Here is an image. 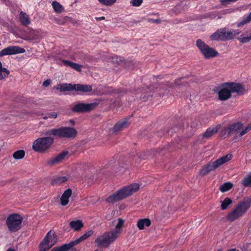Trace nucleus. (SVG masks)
<instances>
[{
  "instance_id": "obj_1",
  "label": "nucleus",
  "mask_w": 251,
  "mask_h": 251,
  "mask_svg": "<svg viewBox=\"0 0 251 251\" xmlns=\"http://www.w3.org/2000/svg\"><path fill=\"white\" fill-rule=\"evenodd\" d=\"M139 188L140 185L138 183L132 184L109 196L106 200V201L108 203H113L122 200L136 192Z\"/></svg>"
},
{
  "instance_id": "obj_2",
  "label": "nucleus",
  "mask_w": 251,
  "mask_h": 251,
  "mask_svg": "<svg viewBox=\"0 0 251 251\" xmlns=\"http://www.w3.org/2000/svg\"><path fill=\"white\" fill-rule=\"evenodd\" d=\"M244 89L242 85L236 83H226L224 84L218 93L219 99L222 100H225L231 97L232 93L241 94Z\"/></svg>"
},
{
  "instance_id": "obj_3",
  "label": "nucleus",
  "mask_w": 251,
  "mask_h": 251,
  "mask_svg": "<svg viewBox=\"0 0 251 251\" xmlns=\"http://www.w3.org/2000/svg\"><path fill=\"white\" fill-rule=\"evenodd\" d=\"M232 157V154L228 153L226 155L222 156L213 162H210L203 167L200 173L202 176H205L210 172L214 171L221 166L229 161Z\"/></svg>"
},
{
  "instance_id": "obj_4",
  "label": "nucleus",
  "mask_w": 251,
  "mask_h": 251,
  "mask_svg": "<svg viewBox=\"0 0 251 251\" xmlns=\"http://www.w3.org/2000/svg\"><path fill=\"white\" fill-rule=\"evenodd\" d=\"M120 235L113 229L105 232L97 237L95 243L98 246L107 248L113 243Z\"/></svg>"
},
{
  "instance_id": "obj_5",
  "label": "nucleus",
  "mask_w": 251,
  "mask_h": 251,
  "mask_svg": "<svg viewBox=\"0 0 251 251\" xmlns=\"http://www.w3.org/2000/svg\"><path fill=\"white\" fill-rule=\"evenodd\" d=\"M76 134L77 131L75 128L68 126L50 129L45 133L47 136L52 135L64 138H73L76 136Z\"/></svg>"
},
{
  "instance_id": "obj_6",
  "label": "nucleus",
  "mask_w": 251,
  "mask_h": 251,
  "mask_svg": "<svg viewBox=\"0 0 251 251\" xmlns=\"http://www.w3.org/2000/svg\"><path fill=\"white\" fill-rule=\"evenodd\" d=\"M239 30H228L226 28H221L217 30L210 36L212 40H227L233 39L240 34Z\"/></svg>"
},
{
  "instance_id": "obj_7",
  "label": "nucleus",
  "mask_w": 251,
  "mask_h": 251,
  "mask_svg": "<svg viewBox=\"0 0 251 251\" xmlns=\"http://www.w3.org/2000/svg\"><path fill=\"white\" fill-rule=\"evenodd\" d=\"M53 139L50 137H42L36 139L33 143L32 149L38 152H44L53 144Z\"/></svg>"
},
{
  "instance_id": "obj_8",
  "label": "nucleus",
  "mask_w": 251,
  "mask_h": 251,
  "mask_svg": "<svg viewBox=\"0 0 251 251\" xmlns=\"http://www.w3.org/2000/svg\"><path fill=\"white\" fill-rule=\"evenodd\" d=\"M250 203L243 201L238 204L232 211L227 215L226 218L228 221L232 222L237 219L246 211L250 207Z\"/></svg>"
},
{
  "instance_id": "obj_9",
  "label": "nucleus",
  "mask_w": 251,
  "mask_h": 251,
  "mask_svg": "<svg viewBox=\"0 0 251 251\" xmlns=\"http://www.w3.org/2000/svg\"><path fill=\"white\" fill-rule=\"evenodd\" d=\"M196 46L205 58H212L218 55V52L216 50L210 47L201 39L197 40Z\"/></svg>"
},
{
  "instance_id": "obj_10",
  "label": "nucleus",
  "mask_w": 251,
  "mask_h": 251,
  "mask_svg": "<svg viewBox=\"0 0 251 251\" xmlns=\"http://www.w3.org/2000/svg\"><path fill=\"white\" fill-rule=\"evenodd\" d=\"M23 221L22 217L19 214L10 215L6 220V224L9 230L11 232H15L19 230L21 227Z\"/></svg>"
},
{
  "instance_id": "obj_11",
  "label": "nucleus",
  "mask_w": 251,
  "mask_h": 251,
  "mask_svg": "<svg viewBox=\"0 0 251 251\" xmlns=\"http://www.w3.org/2000/svg\"><path fill=\"white\" fill-rule=\"evenodd\" d=\"M57 242L56 236L53 231H49L39 246L40 251H46L52 247Z\"/></svg>"
},
{
  "instance_id": "obj_12",
  "label": "nucleus",
  "mask_w": 251,
  "mask_h": 251,
  "mask_svg": "<svg viewBox=\"0 0 251 251\" xmlns=\"http://www.w3.org/2000/svg\"><path fill=\"white\" fill-rule=\"evenodd\" d=\"M25 52L24 48L18 46H9L0 51V56L23 53Z\"/></svg>"
},
{
  "instance_id": "obj_13",
  "label": "nucleus",
  "mask_w": 251,
  "mask_h": 251,
  "mask_svg": "<svg viewBox=\"0 0 251 251\" xmlns=\"http://www.w3.org/2000/svg\"><path fill=\"white\" fill-rule=\"evenodd\" d=\"M97 106V103H79L75 105L73 108L75 112H86L94 109Z\"/></svg>"
},
{
  "instance_id": "obj_14",
  "label": "nucleus",
  "mask_w": 251,
  "mask_h": 251,
  "mask_svg": "<svg viewBox=\"0 0 251 251\" xmlns=\"http://www.w3.org/2000/svg\"><path fill=\"white\" fill-rule=\"evenodd\" d=\"M242 124L239 123L232 124L225 129V133H222V135L227 136V135L236 132L242 128Z\"/></svg>"
},
{
  "instance_id": "obj_15",
  "label": "nucleus",
  "mask_w": 251,
  "mask_h": 251,
  "mask_svg": "<svg viewBox=\"0 0 251 251\" xmlns=\"http://www.w3.org/2000/svg\"><path fill=\"white\" fill-rule=\"evenodd\" d=\"M68 155V152L67 151H63L56 157H53L49 161L48 164L50 165L57 164L64 160Z\"/></svg>"
},
{
  "instance_id": "obj_16",
  "label": "nucleus",
  "mask_w": 251,
  "mask_h": 251,
  "mask_svg": "<svg viewBox=\"0 0 251 251\" xmlns=\"http://www.w3.org/2000/svg\"><path fill=\"white\" fill-rule=\"evenodd\" d=\"M72 194V190L70 188L66 190L60 198V203L62 206L66 205L69 202V199Z\"/></svg>"
},
{
  "instance_id": "obj_17",
  "label": "nucleus",
  "mask_w": 251,
  "mask_h": 251,
  "mask_svg": "<svg viewBox=\"0 0 251 251\" xmlns=\"http://www.w3.org/2000/svg\"><path fill=\"white\" fill-rule=\"evenodd\" d=\"M55 88L59 90L60 92L73 91L74 88V84L71 83L59 84L56 85Z\"/></svg>"
},
{
  "instance_id": "obj_18",
  "label": "nucleus",
  "mask_w": 251,
  "mask_h": 251,
  "mask_svg": "<svg viewBox=\"0 0 251 251\" xmlns=\"http://www.w3.org/2000/svg\"><path fill=\"white\" fill-rule=\"evenodd\" d=\"M74 90L86 93L91 92L92 87L89 85L74 84Z\"/></svg>"
},
{
  "instance_id": "obj_19",
  "label": "nucleus",
  "mask_w": 251,
  "mask_h": 251,
  "mask_svg": "<svg viewBox=\"0 0 251 251\" xmlns=\"http://www.w3.org/2000/svg\"><path fill=\"white\" fill-rule=\"evenodd\" d=\"M129 124L130 123L127 119L122 120L115 125L113 130L116 132L118 131L127 127Z\"/></svg>"
},
{
  "instance_id": "obj_20",
  "label": "nucleus",
  "mask_w": 251,
  "mask_h": 251,
  "mask_svg": "<svg viewBox=\"0 0 251 251\" xmlns=\"http://www.w3.org/2000/svg\"><path fill=\"white\" fill-rule=\"evenodd\" d=\"M151 221L149 219L145 218L139 220L137 224V226L140 230L144 229L146 227L150 226Z\"/></svg>"
},
{
  "instance_id": "obj_21",
  "label": "nucleus",
  "mask_w": 251,
  "mask_h": 251,
  "mask_svg": "<svg viewBox=\"0 0 251 251\" xmlns=\"http://www.w3.org/2000/svg\"><path fill=\"white\" fill-rule=\"evenodd\" d=\"M62 62L66 66L69 67L78 72L81 71L82 66L78 64L66 60H62Z\"/></svg>"
},
{
  "instance_id": "obj_22",
  "label": "nucleus",
  "mask_w": 251,
  "mask_h": 251,
  "mask_svg": "<svg viewBox=\"0 0 251 251\" xmlns=\"http://www.w3.org/2000/svg\"><path fill=\"white\" fill-rule=\"evenodd\" d=\"M219 128L218 126L208 128L203 133V137L206 139L209 138L218 131Z\"/></svg>"
},
{
  "instance_id": "obj_23",
  "label": "nucleus",
  "mask_w": 251,
  "mask_h": 251,
  "mask_svg": "<svg viewBox=\"0 0 251 251\" xmlns=\"http://www.w3.org/2000/svg\"><path fill=\"white\" fill-rule=\"evenodd\" d=\"M93 234V231L92 230H89L86 232L85 234H84L82 236L80 237L78 239H76L75 240L71 242L72 245L74 246L79 243V242L86 239L87 238L91 236Z\"/></svg>"
},
{
  "instance_id": "obj_24",
  "label": "nucleus",
  "mask_w": 251,
  "mask_h": 251,
  "mask_svg": "<svg viewBox=\"0 0 251 251\" xmlns=\"http://www.w3.org/2000/svg\"><path fill=\"white\" fill-rule=\"evenodd\" d=\"M70 226L74 230L77 231L80 229L83 226V224L80 220L72 221L70 223Z\"/></svg>"
},
{
  "instance_id": "obj_25",
  "label": "nucleus",
  "mask_w": 251,
  "mask_h": 251,
  "mask_svg": "<svg viewBox=\"0 0 251 251\" xmlns=\"http://www.w3.org/2000/svg\"><path fill=\"white\" fill-rule=\"evenodd\" d=\"M73 247L72 243H70L68 244H65L63 246L57 248H53L50 251H70L73 250Z\"/></svg>"
},
{
  "instance_id": "obj_26",
  "label": "nucleus",
  "mask_w": 251,
  "mask_h": 251,
  "mask_svg": "<svg viewBox=\"0 0 251 251\" xmlns=\"http://www.w3.org/2000/svg\"><path fill=\"white\" fill-rule=\"evenodd\" d=\"M20 19L23 25H27L30 24V20L28 16L25 13L21 12L20 14Z\"/></svg>"
},
{
  "instance_id": "obj_27",
  "label": "nucleus",
  "mask_w": 251,
  "mask_h": 251,
  "mask_svg": "<svg viewBox=\"0 0 251 251\" xmlns=\"http://www.w3.org/2000/svg\"><path fill=\"white\" fill-rule=\"evenodd\" d=\"M233 185L230 182H227L223 184L220 187V190L222 192H225L228 190H229L232 187Z\"/></svg>"
},
{
  "instance_id": "obj_28",
  "label": "nucleus",
  "mask_w": 251,
  "mask_h": 251,
  "mask_svg": "<svg viewBox=\"0 0 251 251\" xmlns=\"http://www.w3.org/2000/svg\"><path fill=\"white\" fill-rule=\"evenodd\" d=\"M232 201L229 198H226L225 200L221 201V207L222 210H226L227 207L232 204Z\"/></svg>"
},
{
  "instance_id": "obj_29",
  "label": "nucleus",
  "mask_w": 251,
  "mask_h": 251,
  "mask_svg": "<svg viewBox=\"0 0 251 251\" xmlns=\"http://www.w3.org/2000/svg\"><path fill=\"white\" fill-rule=\"evenodd\" d=\"M124 224V221L121 218H119L118 219V223L115 226V228L113 230L116 232H118L119 234H121L122 233V228L123 227Z\"/></svg>"
},
{
  "instance_id": "obj_30",
  "label": "nucleus",
  "mask_w": 251,
  "mask_h": 251,
  "mask_svg": "<svg viewBox=\"0 0 251 251\" xmlns=\"http://www.w3.org/2000/svg\"><path fill=\"white\" fill-rule=\"evenodd\" d=\"M251 21V13H249L248 16L243 19L239 23H238L237 26L238 27H241L244 26L245 25L249 23Z\"/></svg>"
},
{
  "instance_id": "obj_31",
  "label": "nucleus",
  "mask_w": 251,
  "mask_h": 251,
  "mask_svg": "<svg viewBox=\"0 0 251 251\" xmlns=\"http://www.w3.org/2000/svg\"><path fill=\"white\" fill-rule=\"evenodd\" d=\"M52 6L54 11L57 13H61L64 10L63 7L56 1L52 2Z\"/></svg>"
},
{
  "instance_id": "obj_32",
  "label": "nucleus",
  "mask_w": 251,
  "mask_h": 251,
  "mask_svg": "<svg viewBox=\"0 0 251 251\" xmlns=\"http://www.w3.org/2000/svg\"><path fill=\"white\" fill-rule=\"evenodd\" d=\"M242 184L244 187H248L251 184V174H249L242 181Z\"/></svg>"
},
{
  "instance_id": "obj_33",
  "label": "nucleus",
  "mask_w": 251,
  "mask_h": 251,
  "mask_svg": "<svg viewBox=\"0 0 251 251\" xmlns=\"http://www.w3.org/2000/svg\"><path fill=\"white\" fill-rule=\"evenodd\" d=\"M25 155V152L23 150H19L15 151L13 154V157L15 159H21Z\"/></svg>"
},
{
  "instance_id": "obj_34",
  "label": "nucleus",
  "mask_w": 251,
  "mask_h": 251,
  "mask_svg": "<svg viewBox=\"0 0 251 251\" xmlns=\"http://www.w3.org/2000/svg\"><path fill=\"white\" fill-rule=\"evenodd\" d=\"M9 74V71L6 68H3L2 70H0V80L7 77Z\"/></svg>"
},
{
  "instance_id": "obj_35",
  "label": "nucleus",
  "mask_w": 251,
  "mask_h": 251,
  "mask_svg": "<svg viewBox=\"0 0 251 251\" xmlns=\"http://www.w3.org/2000/svg\"><path fill=\"white\" fill-rule=\"evenodd\" d=\"M68 180V178L66 176H60L55 178L53 180V183L60 184L62 183L65 182Z\"/></svg>"
},
{
  "instance_id": "obj_36",
  "label": "nucleus",
  "mask_w": 251,
  "mask_h": 251,
  "mask_svg": "<svg viewBox=\"0 0 251 251\" xmlns=\"http://www.w3.org/2000/svg\"><path fill=\"white\" fill-rule=\"evenodd\" d=\"M99 1L106 6H111L113 5L117 0H98Z\"/></svg>"
},
{
  "instance_id": "obj_37",
  "label": "nucleus",
  "mask_w": 251,
  "mask_h": 251,
  "mask_svg": "<svg viewBox=\"0 0 251 251\" xmlns=\"http://www.w3.org/2000/svg\"><path fill=\"white\" fill-rule=\"evenodd\" d=\"M143 2V0H131L130 3L133 6L138 7L141 5Z\"/></svg>"
},
{
  "instance_id": "obj_38",
  "label": "nucleus",
  "mask_w": 251,
  "mask_h": 251,
  "mask_svg": "<svg viewBox=\"0 0 251 251\" xmlns=\"http://www.w3.org/2000/svg\"><path fill=\"white\" fill-rule=\"evenodd\" d=\"M250 38L251 37L249 36L245 37L244 34H242L239 37V40L242 43H246L250 41Z\"/></svg>"
},
{
  "instance_id": "obj_39",
  "label": "nucleus",
  "mask_w": 251,
  "mask_h": 251,
  "mask_svg": "<svg viewBox=\"0 0 251 251\" xmlns=\"http://www.w3.org/2000/svg\"><path fill=\"white\" fill-rule=\"evenodd\" d=\"M47 115L48 116L49 118L51 119H55L57 118L58 115L57 113L55 112L48 113Z\"/></svg>"
},
{
  "instance_id": "obj_40",
  "label": "nucleus",
  "mask_w": 251,
  "mask_h": 251,
  "mask_svg": "<svg viewBox=\"0 0 251 251\" xmlns=\"http://www.w3.org/2000/svg\"><path fill=\"white\" fill-rule=\"evenodd\" d=\"M250 130L249 126L246 127L245 129H243L242 131L240 133L239 136H242L247 133Z\"/></svg>"
},
{
  "instance_id": "obj_41",
  "label": "nucleus",
  "mask_w": 251,
  "mask_h": 251,
  "mask_svg": "<svg viewBox=\"0 0 251 251\" xmlns=\"http://www.w3.org/2000/svg\"><path fill=\"white\" fill-rule=\"evenodd\" d=\"M50 80H46L43 82V85L47 87L50 85Z\"/></svg>"
},
{
  "instance_id": "obj_42",
  "label": "nucleus",
  "mask_w": 251,
  "mask_h": 251,
  "mask_svg": "<svg viewBox=\"0 0 251 251\" xmlns=\"http://www.w3.org/2000/svg\"><path fill=\"white\" fill-rule=\"evenodd\" d=\"M105 19V18L104 17H99V18H96V19L97 21H100V20H104Z\"/></svg>"
},
{
  "instance_id": "obj_43",
  "label": "nucleus",
  "mask_w": 251,
  "mask_h": 251,
  "mask_svg": "<svg viewBox=\"0 0 251 251\" xmlns=\"http://www.w3.org/2000/svg\"><path fill=\"white\" fill-rule=\"evenodd\" d=\"M43 118L44 120H47L48 119H49L48 115L47 114L46 116H44Z\"/></svg>"
},
{
  "instance_id": "obj_44",
  "label": "nucleus",
  "mask_w": 251,
  "mask_h": 251,
  "mask_svg": "<svg viewBox=\"0 0 251 251\" xmlns=\"http://www.w3.org/2000/svg\"><path fill=\"white\" fill-rule=\"evenodd\" d=\"M152 22L153 23H159V20H152Z\"/></svg>"
},
{
  "instance_id": "obj_45",
  "label": "nucleus",
  "mask_w": 251,
  "mask_h": 251,
  "mask_svg": "<svg viewBox=\"0 0 251 251\" xmlns=\"http://www.w3.org/2000/svg\"><path fill=\"white\" fill-rule=\"evenodd\" d=\"M7 251H15V250L13 249H9L8 250H7Z\"/></svg>"
},
{
  "instance_id": "obj_46",
  "label": "nucleus",
  "mask_w": 251,
  "mask_h": 251,
  "mask_svg": "<svg viewBox=\"0 0 251 251\" xmlns=\"http://www.w3.org/2000/svg\"><path fill=\"white\" fill-rule=\"evenodd\" d=\"M4 68L2 67V64L1 62H0V70H2Z\"/></svg>"
},
{
  "instance_id": "obj_47",
  "label": "nucleus",
  "mask_w": 251,
  "mask_h": 251,
  "mask_svg": "<svg viewBox=\"0 0 251 251\" xmlns=\"http://www.w3.org/2000/svg\"><path fill=\"white\" fill-rule=\"evenodd\" d=\"M228 251H239L236 249H231V250H229Z\"/></svg>"
},
{
  "instance_id": "obj_48",
  "label": "nucleus",
  "mask_w": 251,
  "mask_h": 251,
  "mask_svg": "<svg viewBox=\"0 0 251 251\" xmlns=\"http://www.w3.org/2000/svg\"><path fill=\"white\" fill-rule=\"evenodd\" d=\"M94 251H102L101 250H95Z\"/></svg>"
},
{
  "instance_id": "obj_49",
  "label": "nucleus",
  "mask_w": 251,
  "mask_h": 251,
  "mask_svg": "<svg viewBox=\"0 0 251 251\" xmlns=\"http://www.w3.org/2000/svg\"><path fill=\"white\" fill-rule=\"evenodd\" d=\"M177 81H178V80H177V81L176 82V85H178V83L177 82Z\"/></svg>"
},
{
  "instance_id": "obj_50",
  "label": "nucleus",
  "mask_w": 251,
  "mask_h": 251,
  "mask_svg": "<svg viewBox=\"0 0 251 251\" xmlns=\"http://www.w3.org/2000/svg\"><path fill=\"white\" fill-rule=\"evenodd\" d=\"M182 79H183L182 78H180V79H179L178 80H181Z\"/></svg>"
}]
</instances>
